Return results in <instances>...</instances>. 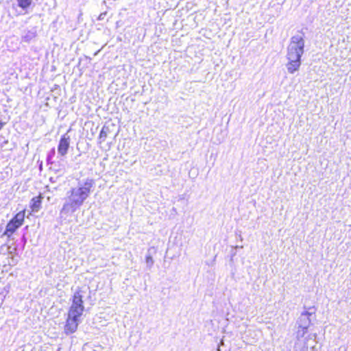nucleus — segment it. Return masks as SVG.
Masks as SVG:
<instances>
[{
	"label": "nucleus",
	"instance_id": "f257e3e1",
	"mask_svg": "<svg viewBox=\"0 0 351 351\" xmlns=\"http://www.w3.org/2000/svg\"><path fill=\"white\" fill-rule=\"evenodd\" d=\"M93 186V180L87 179L68 191L65 202L60 210L61 217H66L72 215L88 197Z\"/></svg>",
	"mask_w": 351,
	"mask_h": 351
},
{
	"label": "nucleus",
	"instance_id": "f03ea898",
	"mask_svg": "<svg viewBox=\"0 0 351 351\" xmlns=\"http://www.w3.org/2000/svg\"><path fill=\"white\" fill-rule=\"evenodd\" d=\"M86 291L82 288L76 290L73 296V302L68 312V317L64 326V332L66 335L75 332L80 322V317L84 311L83 298Z\"/></svg>",
	"mask_w": 351,
	"mask_h": 351
},
{
	"label": "nucleus",
	"instance_id": "7ed1b4c3",
	"mask_svg": "<svg viewBox=\"0 0 351 351\" xmlns=\"http://www.w3.org/2000/svg\"><path fill=\"white\" fill-rule=\"evenodd\" d=\"M304 47V40L301 35H295L291 38L287 53L286 67L289 73L293 74L300 69Z\"/></svg>",
	"mask_w": 351,
	"mask_h": 351
},
{
	"label": "nucleus",
	"instance_id": "20e7f679",
	"mask_svg": "<svg viewBox=\"0 0 351 351\" xmlns=\"http://www.w3.org/2000/svg\"><path fill=\"white\" fill-rule=\"evenodd\" d=\"M25 210L18 213L15 217L8 223L5 234L10 236L15 230L22 226L25 218Z\"/></svg>",
	"mask_w": 351,
	"mask_h": 351
},
{
	"label": "nucleus",
	"instance_id": "39448f33",
	"mask_svg": "<svg viewBox=\"0 0 351 351\" xmlns=\"http://www.w3.org/2000/svg\"><path fill=\"white\" fill-rule=\"evenodd\" d=\"M308 328L298 327L296 332L297 344L302 348L308 347V341L311 339V335H307Z\"/></svg>",
	"mask_w": 351,
	"mask_h": 351
},
{
	"label": "nucleus",
	"instance_id": "423d86ee",
	"mask_svg": "<svg viewBox=\"0 0 351 351\" xmlns=\"http://www.w3.org/2000/svg\"><path fill=\"white\" fill-rule=\"evenodd\" d=\"M311 313L308 311H305L301 313L298 320V327L303 328H308L311 324Z\"/></svg>",
	"mask_w": 351,
	"mask_h": 351
},
{
	"label": "nucleus",
	"instance_id": "0eeeda50",
	"mask_svg": "<svg viewBox=\"0 0 351 351\" xmlns=\"http://www.w3.org/2000/svg\"><path fill=\"white\" fill-rule=\"evenodd\" d=\"M69 147V137H66V135H64L59 143L58 152L61 156H64L68 150Z\"/></svg>",
	"mask_w": 351,
	"mask_h": 351
},
{
	"label": "nucleus",
	"instance_id": "6e6552de",
	"mask_svg": "<svg viewBox=\"0 0 351 351\" xmlns=\"http://www.w3.org/2000/svg\"><path fill=\"white\" fill-rule=\"evenodd\" d=\"M42 197L40 195L32 198L31 202V209L32 212H38L41 207Z\"/></svg>",
	"mask_w": 351,
	"mask_h": 351
},
{
	"label": "nucleus",
	"instance_id": "1a4fd4ad",
	"mask_svg": "<svg viewBox=\"0 0 351 351\" xmlns=\"http://www.w3.org/2000/svg\"><path fill=\"white\" fill-rule=\"evenodd\" d=\"M18 5L23 10H26L32 4V0H16Z\"/></svg>",
	"mask_w": 351,
	"mask_h": 351
},
{
	"label": "nucleus",
	"instance_id": "9d476101",
	"mask_svg": "<svg viewBox=\"0 0 351 351\" xmlns=\"http://www.w3.org/2000/svg\"><path fill=\"white\" fill-rule=\"evenodd\" d=\"M107 136H108V132L106 130L105 128H103L99 134V138L103 139V141H104L106 139V138L107 137Z\"/></svg>",
	"mask_w": 351,
	"mask_h": 351
},
{
	"label": "nucleus",
	"instance_id": "9b49d317",
	"mask_svg": "<svg viewBox=\"0 0 351 351\" xmlns=\"http://www.w3.org/2000/svg\"><path fill=\"white\" fill-rule=\"evenodd\" d=\"M146 263L147 264L150 265V266H152L153 265L154 261L151 256H147L146 257Z\"/></svg>",
	"mask_w": 351,
	"mask_h": 351
},
{
	"label": "nucleus",
	"instance_id": "f8f14e48",
	"mask_svg": "<svg viewBox=\"0 0 351 351\" xmlns=\"http://www.w3.org/2000/svg\"><path fill=\"white\" fill-rule=\"evenodd\" d=\"M339 351H346V348L344 346H341L339 348Z\"/></svg>",
	"mask_w": 351,
	"mask_h": 351
}]
</instances>
